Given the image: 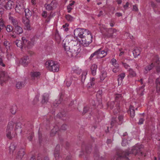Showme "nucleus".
I'll return each instance as SVG.
<instances>
[{
  "label": "nucleus",
  "mask_w": 160,
  "mask_h": 160,
  "mask_svg": "<svg viewBox=\"0 0 160 160\" xmlns=\"http://www.w3.org/2000/svg\"><path fill=\"white\" fill-rule=\"evenodd\" d=\"M56 62L52 60H48L45 63V65L46 67L48 69H49L50 67H52L54 65Z\"/></svg>",
  "instance_id": "nucleus-25"
},
{
  "label": "nucleus",
  "mask_w": 160,
  "mask_h": 160,
  "mask_svg": "<svg viewBox=\"0 0 160 160\" xmlns=\"http://www.w3.org/2000/svg\"><path fill=\"white\" fill-rule=\"evenodd\" d=\"M107 76V73L105 71H103L102 72L100 76V78L101 80L103 81Z\"/></svg>",
  "instance_id": "nucleus-35"
},
{
  "label": "nucleus",
  "mask_w": 160,
  "mask_h": 160,
  "mask_svg": "<svg viewBox=\"0 0 160 160\" xmlns=\"http://www.w3.org/2000/svg\"><path fill=\"white\" fill-rule=\"evenodd\" d=\"M7 1L5 0H0V5L5 7V5H6L7 3Z\"/></svg>",
  "instance_id": "nucleus-53"
},
{
  "label": "nucleus",
  "mask_w": 160,
  "mask_h": 160,
  "mask_svg": "<svg viewBox=\"0 0 160 160\" xmlns=\"http://www.w3.org/2000/svg\"><path fill=\"white\" fill-rule=\"evenodd\" d=\"M9 19L14 27L18 25V21L17 19L12 17H10L9 18Z\"/></svg>",
  "instance_id": "nucleus-23"
},
{
  "label": "nucleus",
  "mask_w": 160,
  "mask_h": 160,
  "mask_svg": "<svg viewBox=\"0 0 160 160\" xmlns=\"http://www.w3.org/2000/svg\"><path fill=\"white\" fill-rule=\"evenodd\" d=\"M120 70L119 68H114L112 69L113 72L114 73L118 72Z\"/></svg>",
  "instance_id": "nucleus-61"
},
{
  "label": "nucleus",
  "mask_w": 160,
  "mask_h": 160,
  "mask_svg": "<svg viewBox=\"0 0 160 160\" xmlns=\"http://www.w3.org/2000/svg\"><path fill=\"white\" fill-rule=\"evenodd\" d=\"M87 74L86 71L82 72L81 76V81L82 82H84L86 78V76Z\"/></svg>",
  "instance_id": "nucleus-37"
},
{
  "label": "nucleus",
  "mask_w": 160,
  "mask_h": 160,
  "mask_svg": "<svg viewBox=\"0 0 160 160\" xmlns=\"http://www.w3.org/2000/svg\"><path fill=\"white\" fill-rule=\"evenodd\" d=\"M122 144L123 146H126L128 144L127 140L126 139L125 140L123 139L122 140Z\"/></svg>",
  "instance_id": "nucleus-57"
},
{
  "label": "nucleus",
  "mask_w": 160,
  "mask_h": 160,
  "mask_svg": "<svg viewBox=\"0 0 160 160\" xmlns=\"http://www.w3.org/2000/svg\"><path fill=\"white\" fill-rule=\"evenodd\" d=\"M30 62V59L28 56H25L23 57L20 61L21 64L24 66H27Z\"/></svg>",
  "instance_id": "nucleus-9"
},
{
  "label": "nucleus",
  "mask_w": 160,
  "mask_h": 160,
  "mask_svg": "<svg viewBox=\"0 0 160 160\" xmlns=\"http://www.w3.org/2000/svg\"><path fill=\"white\" fill-rule=\"evenodd\" d=\"M42 15L43 18H46L47 16V12L45 11H43Z\"/></svg>",
  "instance_id": "nucleus-59"
},
{
  "label": "nucleus",
  "mask_w": 160,
  "mask_h": 160,
  "mask_svg": "<svg viewBox=\"0 0 160 160\" xmlns=\"http://www.w3.org/2000/svg\"><path fill=\"white\" fill-rule=\"evenodd\" d=\"M64 82L66 83L68 87H69L72 83L71 80L70 79H67L64 81Z\"/></svg>",
  "instance_id": "nucleus-42"
},
{
  "label": "nucleus",
  "mask_w": 160,
  "mask_h": 160,
  "mask_svg": "<svg viewBox=\"0 0 160 160\" xmlns=\"http://www.w3.org/2000/svg\"><path fill=\"white\" fill-rule=\"evenodd\" d=\"M155 84L156 86L157 92L158 93V95H159L160 93V76L156 79Z\"/></svg>",
  "instance_id": "nucleus-15"
},
{
  "label": "nucleus",
  "mask_w": 160,
  "mask_h": 160,
  "mask_svg": "<svg viewBox=\"0 0 160 160\" xmlns=\"http://www.w3.org/2000/svg\"><path fill=\"white\" fill-rule=\"evenodd\" d=\"M125 76V73L122 72L119 74L118 76V81L120 80L122 81V79L124 78Z\"/></svg>",
  "instance_id": "nucleus-38"
},
{
  "label": "nucleus",
  "mask_w": 160,
  "mask_h": 160,
  "mask_svg": "<svg viewBox=\"0 0 160 160\" xmlns=\"http://www.w3.org/2000/svg\"><path fill=\"white\" fill-rule=\"evenodd\" d=\"M122 64L123 66L126 69H128L130 67V66H129V65L128 64L126 63L122 62Z\"/></svg>",
  "instance_id": "nucleus-63"
},
{
  "label": "nucleus",
  "mask_w": 160,
  "mask_h": 160,
  "mask_svg": "<svg viewBox=\"0 0 160 160\" xmlns=\"http://www.w3.org/2000/svg\"><path fill=\"white\" fill-rule=\"evenodd\" d=\"M23 47H27L29 48H30L33 45V43L32 42H30L28 40L26 39L25 38L22 37V41Z\"/></svg>",
  "instance_id": "nucleus-11"
},
{
  "label": "nucleus",
  "mask_w": 160,
  "mask_h": 160,
  "mask_svg": "<svg viewBox=\"0 0 160 160\" xmlns=\"http://www.w3.org/2000/svg\"><path fill=\"white\" fill-rule=\"evenodd\" d=\"M48 69L53 72H58L59 70V65L57 63H56L52 66L50 67Z\"/></svg>",
  "instance_id": "nucleus-19"
},
{
  "label": "nucleus",
  "mask_w": 160,
  "mask_h": 160,
  "mask_svg": "<svg viewBox=\"0 0 160 160\" xmlns=\"http://www.w3.org/2000/svg\"><path fill=\"white\" fill-rule=\"evenodd\" d=\"M159 64H157L155 63V67H156V70L157 72L159 73L160 72V66L158 65Z\"/></svg>",
  "instance_id": "nucleus-55"
},
{
  "label": "nucleus",
  "mask_w": 160,
  "mask_h": 160,
  "mask_svg": "<svg viewBox=\"0 0 160 160\" xmlns=\"http://www.w3.org/2000/svg\"><path fill=\"white\" fill-rule=\"evenodd\" d=\"M13 3L12 1L10 0L7 2L6 5H5L4 8L7 10H10L13 7Z\"/></svg>",
  "instance_id": "nucleus-20"
},
{
  "label": "nucleus",
  "mask_w": 160,
  "mask_h": 160,
  "mask_svg": "<svg viewBox=\"0 0 160 160\" xmlns=\"http://www.w3.org/2000/svg\"><path fill=\"white\" fill-rule=\"evenodd\" d=\"M37 160H50L49 158L47 156H45L42 158L40 156H38L37 157Z\"/></svg>",
  "instance_id": "nucleus-41"
},
{
  "label": "nucleus",
  "mask_w": 160,
  "mask_h": 160,
  "mask_svg": "<svg viewBox=\"0 0 160 160\" xmlns=\"http://www.w3.org/2000/svg\"><path fill=\"white\" fill-rule=\"evenodd\" d=\"M41 73L39 72H33L31 73V78L32 80H35L39 78Z\"/></svg>",
  "instance_id": "nucleus-14"
},
{
  "label": "nucleus",
  "mask_w": 160,
  "mask_h": 160,
  "mask_svg": "<svg viewBox=\"0 0 160 160\" xmlns=\"http://www.w3.org/2000/svg\"><path fill=\"white\" fill-rule=\"evenodd\" d=\"M117 31L115 28H110L106 30L107 33L105 34V36L108 38H113L116 36V35H113L111 32L116 33Z\"/></svg>",
  "instance_id": "nucleus-8"
},
{
  "label": "nucleus",
  "mask_w": 160,
  "mask_h": 160,
  "mask_svg": "<svg viewBox=\"0 0 160 160\" xmlns=\"http://www.w3.org/2000/svg\"><path fill=\"white\" fill-rule=\"evenodd\" d=\"M64 48L66 54L69 57L76 56L79 52L78 48L76 45H74L70 47L68 43H65L64 45Z\"/></svg>",
  "instance_id": "nucleus-2"
},
{
  "label": "nucleus",
  "mask_w": 160,
  "mask_h": 160,
  "mask_svg": "<svg viewBox=\"0 0 160 160\" xmlns=\"http://www.w3.org/2000/svg\"><path fill=\"white\" fill-rule=\"evenodd\" d=\"M123 117L122 116H120L118 117V122H117V123L118 124L120 125L121 124L123 121Z\"/></svg>",
  "instance_id": "nucleus-45"
},
{
  "label": "nucleus",
  "mask_w": 160,
  "mask_h": 160,
  "mask_svg": "<svg viewBox=\"0 0 160 160\" xmlns=\"http://www.w3.org/2000/svg\"><path fill=\"white\" fill-rule=\"evenodd\" d=\"M49 94L48 93H45L42 96V104L47 103L48 102Z\"/></svg>",
  "instance_id": "nucleus-21"
},
{
  "label": "nucleus",
  "mask_w": 160,
  "mask_h": 160,
  "mask_svg": "<svg viewBox=\"0 0 160 160\" xmlns=\"http://www.w3.org/2000/svg\"><path fill=\"white\" fill-rule=\"evenodd\" d=\"M13 27L11 25H8L6 27V30L8 32H12L13 30Z\"/></svg>",
  "instance_id": "nucleus-44"
},
{
  "label": "nucleus",
  "mask_w": 160,
  "mask_h": 160,
  "mask_svg": "<svg viewBox=\"0 0 160 160\" xmlns=\"http://www.w3.org/2000/svg\"><path fill=\"white\" fill-rule=\"evenodd\" d=\"M91 148L90 147H87L85 149V152L87 153H89L91 152Z\"/></svg>",
  "instance_id": "nucleus-51"
},
{
  "label": "nucleus",
  "mask_w": 160,
  "mask_h": 160,
  "mask_svg": "<svg viewBox=\"0 0 160 160\" xmlns=\"http://www.w3.org/2000/svg\"><path fill=\"white\" fill-rule=\"evenodd\" d=\"M16 107L15 106H13L10 109L11 113L13 114H15L16 112Z\"/></svg>",
  "instance_id": "nucleus-47"
},
{
  "label": "nucleus",
  "mask_w": 160,
  "mask_h": 160,
  "mask_svg": "<svg viewBox=\"0 0 160 160\" xmlns=\"http://www.w3.org/2000/svg\"><path fill=\"white\" fill-rule=\"evenodd\" d=\"M97 68V66L95 64H93L91 66V70L92 74L94 76L96 75Z\"/></svg>",
  "instance_id": "nucleus-26"
},
{
  "label": "nucleus",
  "mask_w": 160,
  "mask_h": 160,
  "mask_svg": "<svg viewBox=\"0 0 160 160\" xmlns=\"http://www.w3.org/2000/svg\"><path fill=\"white\" fill-rule=\"evenodd\" d=\"M13 127V123L12 122H10L8 123L7 127V128L6 131H9L11 132L12 130Z\"/></svg>",
  "instance_id": "nucleus-29"
},
{
  "label": "nucleus",
  "mask_w": 160,
  "mask_h": 160,
  "mask_svg": "<svg viewBox=\"0 0 160 160\" xmlns=\"http://www.w3.org/2000/svg\"><path fill=\"white\" fill-rule=\"evenodd\" d=\"M6 136L9 139H11L12 138V137L11 135V132L9 131H6Z\"/></svg>",
  "instance_id": "nucleus-48"
},
{
  "label": "nucleus",
  "mask_w": 160,
  "mask_h": 160,
  "mask_svg": "<svg viewBox=\"0 0 160 160\" xmlns=\"http://www.w3.org/2000/svg\"><path fill=\"white\" fill-rule=\"evenodd\" d=\"M14 31L17 34H21L23 32L22 28L18 25L15 27Z\"/></svg>",
  "instance_id": "nucleus-22"
},
{
  "label": "nucleus",
  "mask_w": 160,
  "mask_h": 160,
  "mask_svg": "<svg viewBox=\"0 0 160 160\" xmlns=\"http://www.w3.org/2000/svg\"><path fill=\"white\" fill-rule=\"evenodd\" d=\"M25 9L23 1L19 2L15 7V10L17 12L21 14L23 12Z\"/></svg>",
  "instance_id": "nucleus-6"
},
{
  "label": "nucleus",
  "mask_w": 160,
  "mask_h": 160,
  "mask_svg": "<svg viewBox=\"0 0 160 160\" xmlns=\"http://www.w3.org/2000/svg\"><path fill=\"white\" fill-rule=\"evenodd\" d=\"M9 78L7 73L5 71L2 72L0 73L1 81H2L3 82L8 80Z\"/></svg>",
  "instance_id": "nucleus-12"
},
{
  "label": "nucleus",
  "mask_w": 160,
  "mask_h": 160,
  "mask_svg": "<svg viewBox=\"0 0 160 160\" xmlns=\"http://www.w3.org/2000/svg\"><path fill=\"white\" fill-rule=\"evenodd\" d=\"M14 43L18 47L22 48L23 47L22 41L21 40H17Z\"/></svg>",
  "instance_id": "nucleus-33"
},
{
  "label": "nucleus",
  "mask_w": 160,
  "mask_h": 160,
  "mask_svg": "<svg viewBox=\"0 0 160 160\" xmlns=\"http://www.w3.org/2000/svg\"><path fill=\"white\" fill-rule=\"evenodd\" d=\"M92 36L89 31V33H88L82 38V40L80 41L81 44L84 47H88L92 42Z\"/></svg>",
  "instance_id": "nucleus-3"
},
{
  "label": "nucleus",
  "mask_w": 160,
  "mask_h": 160,
  "mask_svg": "<svg viewBox=\"0 0 160 160\" xmlns=\"http://www.w3.org/2000/svg\"><path fill=\"white\" fill-rule=\"evenodd\" d=\"M21 124L20 122L16 123L15 126V131L16 133L21 134L22 132V129L21 128Z\"/></svg>",
  "instance_id": "nucleus-17"
},
{
  "label": "nucleus",
  "mask_w": 160,
  "mask_h": 160,
  "mask_svg": "<svg viewBox=\"0 0 160 160\" xmlns=\"http://www.w3.org/2000/svg\"><path fill=\"white\" fill-rule=\"evenodd\" d=\"M67 128V126L66 124H63L61 127L60 129L63 130H66Z\"/></svg>",
  "instance_id": "nucleus-56"
},
{
  "label": "nucleus",
  "mask_w": 160,
  "mask_h": 160,
  "mask_svg": "<svg viewBox=\"0 0 160 160\" xmlns=\"http://www.w3.org/2000/svg\"><path fill=\"white\" fill-rule=\"evenodd\" d=\"M38 138L39 139V142L40 143H41L42 142V134L40 133V131L39 130L38 131Z\"/></svg>",
  "instance_id": "nucleus-58"
},
{
  "label": "nucleus",
  "mask_w": 160,
  "mask_h": 160,
  "mask_svg": "<svg viewBox=\"0 0 160 160\" xmlns=\"http://www.w3.org/2000/svg\"><path fill=\"white\" fill-rule=\"evenodd\" d=\"M60 149V146L59 145H57L55 148V149L54 151V152H58L59 153V151Z\"/></svg>",
  "instance_id": "nucleus-52"
},
{
  "label": "nucleus",
  "mask_w": 160,
  "mask_h": 160,
  "mask_svg": "<svg viewBox=\"0 0 160 160\" xmlns=\"http://www.w3.org/2000/svg\"><path fill=\"white\" fill-rule=\"evenodd\" d=\"M57 3L56 0H52L50 4H45V7L48 10H52L57 7Z\"/></svg>",
  "instance_id": "nucleus-7"
},
{
  "label": "nucleus",
  "mask_w": 160,
  "mask_h": 160,
  "mask_svg": "<svg viewBox=\"0 0 160 160\" xmlns=\"http://www.w3.org/2000/svg\"><path fill=\"white\" fill-rule=\"evenodd\" d=\"M25 151L23 149H21L19 150L17 153V158L18 160H21L25 154Z\"/></svg>",
  "instance_id": "nucleus-16"
},
{
  "label": "nucleus",
  "mask_w": 160,
  "mask_h": 160,
  "mask_svg": "<svg viewBox=\"0 0 160 160\" xmlns=\"http://www.w3.org/2000/svg\"><path fill=\"white\" fill-rule=\"evenodd\" d=\"M142 146L137 145L133 147L131 151L128 150L125 151L120 150L117 152V157L114 158L113 160H130L129 158V155L132 153L136 155L139 153L142 155L143 153L141 152Z\"/></svg>",
  "instance_id": "nucleus-1"
},
{
  "label": "nucleus",
  "mask_w": 160,
  "mask_h": 160,
  "mask_svg": "<svg viewBox=\"0 0 160 160\" xmlns=\"http://www.w3.org/2000/svg\"><path fill=\"white\" fill-rule=\"evenodd\" d=\"M58 128L57 126H55L54 127L53 129L52 130L50 134L51 136H54L57 132L58 131Z\"/></svg>",
  "instance_id": "nucleus-30"
},
{
  "label": "nucleus",
  "mask_w": 160,
  "mask_h": 160,
  "mask_svg": "<svg viewBox=\"0 0 160 160\" xmlns=\"http://www.w3.org/2000/svg\"><path fill=\"white\" fill-rule=\"evenodd\" d=\"M118 121L116 118L113 117L111 122V125L112 126L114 125V124L115 123H117Z\"/></svg>",
  "instance_id": "nucleus-46"
},
{
  "label": "nucleus",
  "mask_w": 160,
  "mask_h": 160,
  "mask_svg": "<svg viewBox=\"0 0 160 160\" xmlns=\"http://www.w3.org/2000/svg\"><path fill=\"white\" fill-rule=\"evenodd\" d=\"M115 101L117 102H120L123 100V97L122 94H116L115 95Z\"/></svg>",
  "instance_id": "nucleus-24"
},
{
  "label": "nucleus",
  "mask_w": 160,
  "mask_h": 160,
  "mask_svg": "<svg viewBox=\"0 0 160 160\" xmlns=\"http://www.w3.org/2000/svg\"><path fill=\"white\" fill-rule=\"evenodd\" d=\"M55 38L58 41H60L61 40V38L58 32V31H56L55 34Z\"/></svg>",
  "instance_id": "nucleus-43"
},
{
  "label": "nucleus",
  "mask_w": 160,
  "mask_h": 160,
  "mask_svg": "<svg viewBox=\"0 0 160 160\" xmlns=\"http://www.w3.org/2000/svg\"><path fill=\"white\" fill-rule=\"evenodd\" d=\"M26 80L25 79L22 81L17 82L16 84V87L18 89H21L26 84Z\"/></svg>",
  "instance_id": "nucleus-18"
},
{
  "label": "nucleus",
  "mask_w": 160,
  "mask_h": 160,
  "mask_svg": "<svg viewBox=\"0 0 160 160\" xmlns=\"http://www.w3.org/2000/svg\"><path fill=\"white\" fill-rule=\"evenodd\" d=\"M10 152L12 153L15 149V146L13 143H11L9 147Z\"/></svg>",
  "instance_id": "nucleus-39"
},
{
  "label": "nucleus",
  "mask_w": 160,
  "mask_h": 160,
  "mask_svg": "<svg viewBox=\"0 0 160 160\" xmlns=\"http://www.w3.org/2000/svg\"><path fill=\"white\" fill-rule=\"evenodd\" d=\"M130 115L131 117L133 118L135 116V111L133 107L130 106Z\"/></svg>",
  "instance_id": "nucleus-34"
},
{
  "label": "nucleus",
  "mask_w": 160,
  "mask_h": 160,
  "mask_svg": "<svg viewBox=\"0 0 160 160\" xmlns=\"http://www.w3.org/2000/svg\"><path fill=\"white\" fill-rule=\"evenodd\" d=\"M144 87L145 85H143L138 89V94H139L141 96H142L144 94L143 92L144 90Z\"/></svg>",
  "instance_id": "nucleus-31"
},
{
  "label": "nucleus",
  "mask_w": 160,
  "mask_h": 160,
  "mask_svg": "<svg viewBox=\"0 0 160 160\" xmlns=\"http://www.w3.org/2000/svg\"><path fill=\"white\" fill-rule=\"evenodd\" d=\"M117 108H115L114 109L113 112L114 114H117L120 111V108L119 107V104H118L117 106H116Z\"/></svg>",
  "instance_id": "nucleus-40"
},
{
  "label": "nucleus",
  "mask_w": 160,
  "mask_h": 160,
  "mask_svg": "<svg viewBox=\"0 0 160 160\" xmlns=\"http://www.w3.org/2000/svg\"><path fill=\"white\" fill-rule=\"evenodd\" d=\"M59 154V153L58 152H54V156L56 160H58L59 159L60 157Z\"/></svg>",
  "instance_id": "nucleus-54"
},
{
  "label": "nucleus",
  "mask_w": 160,
  "mask_h": 160,
  "mask_svg": "<svg viewBox=\"0 0 160 160\" xmlns=\"http://www.w3.org/2000/svg\"><path fill=\"white\" fill-rule=\"evenodd\" d=\"M89 109H90V108L88 107L87 106L86 107H85L83 108V112H82V114H85L86 113H87L89 111Z\"/></svg>",
  "instance_id": "nucleus-50"
},
{
  "label": "nucleus",
  "mask_w": 160,
  "mask_h": 160,
  "mask_svg": "<svg viewBox=\"0 0 160 160\" xmlns=\"http://www.w3.org/2000/svg\"><path fill=\"white\" fill-rule=\"evenodd\" d=\"M33 134L31 133L28 136V138L30 141H31L33 138Z\"/></svg>",
  "instance_id": "nucleus-60"
},
{
  "label": "nucleus",
  "mask_w": 160,
  "mask_h": 160,
  "mask_svg": "<svg viewBox=\"0 0 160 160\" xmlns=\"http://www.w3.org/2000/svg\"><path fill=\"white\" fill-rule=\"evenodd\" d=\"M66 116V113L65 112H63L62 113H58L57 115V117L61 118L62 117H65Z\"/></svg>",
  "instance_id": "nucleus-49"
},
{
  "label": "nucleus",
  "mask_w": 160,
  "mask_h": 160,
  "mask_svg": "<svg viewBox=\"0 0 160 160\" xmlns=\"http://www.w3.org/2000/svg\"><path fill=\"white\" fill-rule=\"evenodd\" d=\"M155 63L157 64H159L160 61L158 56H156L154 57L152 60V62L150 65L147 66L145 68L144 72L147 73L148 71L151 70L154 67H155Z\"/></svg>",
  "instance_id": "nucleus-5"
},
{
  "label": "nucleus",
  "mask_w": 160,
  "mask_h": 160,
  "mask_svg": "<svg viewBox=\"0 0 160 160\" xmlns=\"http://www.w3.org/2000/svg\"><path fill=\"white\" fill-rule=\"evenodd\" d=\"M144 121V119L143 118H140L139 121L138 122L139 124H142L143 123V122Z\"/></svg>",
  "instance_id": "nucleus-62"
},
{
  "label": "nucleus",
  "mask_w": 160,
  "mask_h": 160,
  "mask_svg": "<svg viewBox=\"0 0 160 160\" xmlns=\"http://www.w3.org/2000/svg\"><path fill=\"white\" fill-rule=\"evenodd\" d=\"M22 22L25 25V29L28 30H31V27L29 23L30 21L29 18H23Z\"/></svg>",
  "instance_id": "nucleus-13"
},
{
  "label": "nucleus",
  "mask_w": 160,
  "mask_h": 160,
  "mask_svg": "<svg viewBox=\"0 0 160 160\" xmlns=\"http://www.w3.org/2000/svg\"><path fill=\"white\" fill-rule=\"evenodd\" d=\"M141 52L140 50L137 48H136L133 51V53L134 58H136L138 56L140 55Z\"/></svg>",
  "instance_id": "nucleus-28"
},
{
  "label": "nucleus",
  "mask_w": 160,
  "mask_h": 160,
  "mask_svg": "<svg viewBox=\"0 0 160 160\" xmlns=\"http://www.w3.org/2000/svg\"><path fill=\"white\" fill-rule=\"evenodd\" d=\"M24 12L26 18H29L32 16V12L28 9L27 8L24 9Z\"/></svg>",
  "instance_id": "nucleus-27"
},
{
  "label": "nucleus",
  "mask_w": 160,
  "mask_h": 160,
  "mask_svg": "<svg viewBox=\"0 0 160 160\" xmlns=\"http://www.w3.org/2000/svg\"><path fill=\"white\" fill-rule=\"evenodd\" d=\"M97 52V57L98 58H102L104 57L107 54V51L105 50H102L101 48L98 49L96 51Z\"/></svg>",
  "instance_id": "nucleus-10"
},
{
  "label": "nucleus",
  "mask_w": 160,
  "mask_h": 160,
  "mask_svg": "<svg viewBox=\"0 0 160 160\" xmlns=\"http://www.w3.org/2000/svg\"><path fill=\"white\" fill-rule=\"evenodd\" d=\"M66 18L68 22H70L73 21L74 19V18L69 14L66 15Z\"/></svg>",
  "instance_id": "nucleus-36"
},
{
  "label": "nucleus",
  "mask_w": 160,
  "mask_h": 160,
  "mask_svg": "<svg viewBox=\"0 0 160 160\" xmlns=\"http://www.w3.org/2000/svg\"><path fill=\"white\" fill-rule=\"evenodd\" d=\"M129 75L128 76H131L132 77L136 76V74L135 72L132 68H129L128 70Z\"/></svg>",
  "instance_id": "nucleus-32"
},
{
  "label": "nucleus",
  "mask_w": 160,
  "mask_h": 160,
  "mask_svg": "<svg viewBox=\"0 0 160 160\" xmlns=\"http://www.w3.org/2000/svg\"><path fill=\"white\" fill-rule=\"evenodd\" d=\"M3 44L6 48H7L8 47H9V46H8V45L9 44V43L7 41H4L3 43Z\"/></svg>",
  "instance_id": "nucleus-64"
},
{
  "label": "nucleus",
  "mask_w": 160,
  "mask_h": 160,
  "mask_svg": "<svg viewBox=\"0 0 160 160\" xmlns=\"http://www.w3.org/2000/svg\"><path fill=\"white\" fill-rule=\"evenodd\" d=\"M89 33V31L83 28H77L74 31V34L75 37H79L82 39L88 33Z\"/></svg>",
  "instance_id": "nucleus-4"
}]
</instances>
